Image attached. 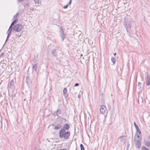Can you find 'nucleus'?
Here are the masks:
<instances>
[{
	"instance_id": "nucleus-26",
	"label": "nucleus",
	"mask_w": 150,
	"mask_h": 150,
	"mask_svg": "<svg viewBox=\"0 0 150 150\" xmlns=\"http://www.w3.org/2000/svg\"><path fill=\"white\" fill-rule=\"evenodd\" d=\"M134 127L136 129V128H138V127L137 125L136 124V123H135V122H134Z\"/></svg>"
},
{
	"instance_id": "nucleus-12",
	"label": "nucleus",
	"mask_w": 150,
	"mask_h": 150,
	"mask_svg": "<svg viewBox=\"0 0 150 150\" xmlns=\"http://www.w3.org/2000/svg\"><path fill=\"white\" fill-rule=\"evenodd\" d=\"M14 82L13 80H11V81L10 83V87L11 88H13L14 87Z\"/></svg>"
},
{
	"instance_id": "nucleus-28",
	"label": "nucleus",
	"mask_w": 150,
	"mask_h": 150,
	"mask_svg": "<svg viewBox=\"0 0 150 150\" xmlns=\"http://www.w3.org/2000/svg\"><path fill=\"white\" fill-rule=\"evenodd\" d=\"M4 55V53L2 52V53L0 55V58L1 57H3Z\"/></svg>"
},
{
	"instance_id": "nucleus-37",
	"label": "nucleus",
	"mask_w": 150,
	"mask_h": 150,
	"mask_svg": "<svg viewBox=\"0 0 150 150\" xmlns=\"http://www.w3.org/2000/svg\"><path fill=\"white\" fill-rule=\"evenodd\" d=\"M114 55L115 56V55H116V53H115L114 54Z\"/></svg>"
},
{
	"instance_id": "nucleus-32",
	"label": "nucleus",
	"mask_w": 150,
	"mask_h": 150,
	"mask_svg": "<svg viewBox=\"0 0 150 150\" xmlns=\"http://www.w3.org/2000/svg\"><path fill=\"white\" fill-rule=\"evenodd\" d=\"M79 83H76L74 85V86H79Z\"/></svg>"
},
{
	"instance_id": "nucleus-17",
	"label": "nucleus",
	"mask_w": 150,
	"mask_h": 150,
	"mask_svg": "<svg viewBox=\"0 0 150 150\" xmlns=\"http://www.w3.org/2000/svg\"><path fill=\"white\" fill-rule=\"evenodd\" d=\"M111 60L112 62H113L114 64H115L116 59L114 57H112Z\"/></svg>"
},
{
	"instance_id": "nucleus-13",
	"label": "nucleus",
	"mask_w": 150,
	"mask_h": 150,
	"mask_svg": "<svg viewBox=\"0 0 150 150\" xmlns=\"http://www.w3.org/2000/svg\"><path fill=\"white\" fill-rule=\"evenodd\" d=\"M145 144L147 146H150V141H146L145 142Z\"/></svg>"
},
{
	"instance_id": "nucleus-29",
	"label": "nucleus",
	"mask_w": 150,
	"mask_h": 150,
	"mask_svg": "<svg viewBox=\"0 0 150 150\" xmlns=\"http://www.w3.org/2000/svg\"><path fill=\"white\" fill-rule=\"evenodd\" d=\"M68 5H69L67 4L66 5L64 6H63V8L64 9L68 7Z\"/></svg>"
},
{
	"instance_id": "nucleus-15",
	"label": "nucleus",
	"mask_w": 150,
	"mask_h": 150,
	"mask_svg": "<svg viewBox=\"0 0 150 150\" xmlns=\"http://www.w3.org/2000/svg\"><path fill=\"white\" fill-rule=\"evenodd\" d=\"M83 94V92L82 91H80L79 93V95H78V98H79V99H80L81 97V96Z\"/></svg>"
},
{
	"instance_id": "nucleus-5",
	"label": "nucleus",
	"mask_w": 150,
	"mask_h": 150,
	"mask_svg": "<svg viewBox=\"0 0 150 150\" xmlns=\"http://www.w3.org/2000/svg\"><path fill=\"white\" fill-rule=\"evenodd\" d=\"M106 111V108L104 105H101L100 108V113L104 114L105 113Z\"/></svg>"
},
{
	"instance_id": "nucleus-31",
	"label": "nucleus",
	"mask_w": 150,
	"mask_h": 150,
	"mask_svg": "<svg viewBox=\"0 0 150 150\" xmlns=\"http://www.w3.org/2000/svg\"><path fill=\"white\" fill-rule=\"evenodd\" d=\"M13 28L12 25H11L9 27V29H10V30H12V28Z\"/></svg>"
},
{
	"instance_id": "nucleus-8",
	"label": "nucleus",
	"mask_w": 150,
	"mask_h": 150,
	"mask_svg": "<svg viewBox=\"0 0 150 150\" xmlns=\"http://www.w3.org/2000/svg\"><path fill=\"white\" fill-rule=\"evenodd\" d=\"M26 82L28 85H30L32 83V80L30 77L28 76L26 78Z\"/></svg>"
},
{
	"instance_id": "nucleus-14",
	"label": "nucleus",
	"mask_w": 150,
	"mask_h": 150,
	"mask_svg": "<svg viewBox=\"0 0 150 150\" xmlns=\"http://www.w3.org/2000/svg\"><path fill=\"white\" fill-rule=\"evenodd\" d=\"M33 68L34 70L36 71H37V64H34L33 65Z\"/></svg>"
},
{
	"instance_id": "nucleus-18",
	"label": "nucleus",
	"mask_w": 150,
	"mask_h": 150,
	"mask_svg": "<svg viewBox=\"0 0 150 150\" xmlns=\"http://www.w3.org/2000/svg\"><path fill=\"white\" fill-rule=\"evenodd\" d=\"M18 13H16L14 16H13V19H16V18L18 17Z\"/></svg>"
},
{
	"instance_id": "nucleus-36",
	"label": "nucleus",
	"mask_w": 150,
	"mask_h": 150,
	"mask_svg": "<svg viewBox=\"0 0 150 150\" xmlns=\"http://www.w3.org/2000/svg\"><path fill=\"white\" fill-rule=\"evenodd\" d=\"M14 23H14V22H13H13H12V23H11V25H14Z\"/></svg>"
},
{
	"instance_id": "nucleus-21",
	"label": "nucleus",
	"mask_w": 150,
	"mask_h": 150,
	"mask_svg": "<svg viewBox=\"0 0 150 150\" xmlns=\"http://www.w3.org/2000/svg\"><path fill=\"white\" fill-rule=\"evenodd\" d=\"M142 150H149V149L148 148H147L146 147L144 146L142 147Z\"/></svg>"
},
{
	"instance_id": "nucleus-34",
	"label": "nucleus",
	"mask_w": 150,
	"mask_h": 150,
	"mask_svg": "<svg viewBox=\"0 0 150 150\" xmlns=\"http://www.w3.org/2000/svg\"><path fill=\"white\" fill-rule=\"evenodd\" d=\"M17 19H15L14 21H13V22H14V23H16V21H17Z\"/></svg>"
},
{
	"instance_id": "nucleus-11",
	"label": "nucleus",
	"mask_w": 150,
	"mask_h": 150,
	"mask_svg": "<svg viewBox=\"0 0 150 150\" xmlns=\"http://www.w3.org/2000/svg\"><path fill=\"white\" fill-rule=\"evenodd\" d=\"M62 127V126L60 124L57 125L54 127L55 129L58 130L61 128Z\"/></svg>"
},
{
	"instance_id": "nucleus-23",
	"label": "nucleus",
	"mask_w": 150,
	"mask_h": 150,
	"mask_svg": "<svg viewBox=\"0 0 150 150\" xmlns=\"http://www.w3.org/2000/svg\"><path fill=\"white\" fill-rule=\"evenodd\" d=\"M53 115L54 117H55L56 116H58V115L57 114V112L56 111L54 112V113H53Z\"/></svg>"
},
{
	"instance_id": "nucleus-9",
	"label": "nucleus",
	"mask_w": 150,
	"mask_h": 150,
	"mask_svg": "<svg viewBox=\"0 0 150 150\" xmlns=\"http://www.w3.org/2000/svg\"><path fill=\"white\" fill-rule=\"evenodd\" d=\"M67 90L66 88H64L63 90V94L64 96L65 97L67 98Z\"/></svg>"
},
{
	"instance_id": "nucleus-19",
	"label": "nucleus",
	"mask_w": 150,
	"mask_h": 150,
	"mask_svg": "<svg viewBox=\"0 0 150 150\" xmlns=\"http://www.w3.org/2000/svg\"><path fill=\"white\" fill-rule=\"evenodd\" d=\"M56 111L57 112L58 115L62 113V111L59 109H58V110Z\"/></svg>"
},
{
	"instance_id": "nucleus-22",
	"label": "nucleus",
	"mask_w": 150,
	"mask_h": 150,
	"mask_svg": "<svg viewBox=\"0 0 150 150\" xmlns=\"http://www.w3.org/2000/svg\"><path fill=\"white\" fill-rule=\"evenodd\" d=\"M137 130V132H138L139 134H140L141 133V131L139 127L138 128L136 129Z\"/></svg>"
},
{
	"instance_id": "nucleus-3",
	"label": "nucleus",
	"mask_w": 150,
	"mask_h": 150,
	"mask_svg": "<svg viewBox=\"0 0 150 150\" xmlns=\"http://www.w3.org/2000/svg\"><path fill=\"white\" fill-rule=\"evenodd\" d=\"M135 144L136 147L139 149L141 146V140L139 138V136L137 134H135L134 139Z\"/></svg>"
},
{
	"instance_id": "nucleus-10",
	"label": "nucleus",
	"mask_w": 150,
	"mask_h": 150,
	"mask_svg": "<svg viewBox=\"0 0 150 150\" xmlns=\"http://www.w3.org/2000/svg\"><path fill=\"white\" fill-rule=\"evenodd\" d=\"M52 54L54 56H57V50L55 49H53L52 50Z\"/></svg>"
},
{
	"instance_id": "nucleus-6",
	"label": "nucleus",
	"mask_w": 150,
	"mask_h": 150,
	"mask_svg": "<svg viewBox=\"0 0 150 150\" xmlns=\"http://www.w3.org/2000/svg\"><path fill=\"white\" fill-rule=\"evenodd\" d=\"M70 128V127L69 125L67 123H66L63 125V128L60 130H67H67L69 129Z\"/></svg>"
},
{
	"instance_id": "nucleus-1",
	"label": "nucleus",
	"mask_w": 150,
	"mask_h": 150,
	"mask_svg": "<svg viewBox=\"0 0 150 150\" xmlns=\"http://www.w3.org/2000/svg\"><path fill=\"white\" fill-rule=\"evenodd\" d=\"M135 22L131 18H125L123 22V25L127 32H129V30L131 28L132 25Z\"/></svg>"
},
{
	"instance_id": "nucleus-16",
	"label": "nucleus",
	"mask_w": 150,
	"mask_h": 150,
	"mask_svg": "<svg viewBox=\"0 0 150 150\" xmlns=\"http://www.w3.org/2000/svg\"><path fill=\"white\" fill-rule=\"evenodd\" d=\"M61 37L62 38V41H63L64 40V38H65V36L64 34V33H63L61 35Z\"/></svg>"
},
{
	"instance_id": "nucleus-4",
	"label": "nucleus",
	"mask_w": 150,
	"mask_h": 150,
	"mask_svg": "<svg viewBox=\"0 0 150 150\" xmlns=\"http://www.w3.org/2000/svg\"><path fill=\"white\" fill-rule=\"evenodd\" d=\"M23 26L20 24H16L13 27V29L16 32H19L22 29Z\"/></svg>"
},
{
	"instance_id": "nucleus-2",
	"label": "nucleus",
	"mask_w": 150,
	"mask_h": 150,
	"mask_svg": "<svg viewBox=\"0 0 150 150\" xmlns=\"http://www.w3.org/2000/svg\"><path fill=\"white\" fill-rule=\"evenodd\" d=\"M70 132L69 131L60 130L59 131V137L62 139L67 140L70 136Z\"/></svg>"
},
{
	"instance_id": "nucleus-25",
	"label": "nucleus",
	"mask_w": 150,
	"mask_h": 150,
	"mask_svg": "<svg viewBox=\"0 0 150 150\" xmlns=\"http://www.w3.org/2000/svg\"><path fill=\"white\" fill-rule=\"evenodd\" d=\"M11 31H12L11 30L8 29L7 31V33H8V34H10L11 33Z\"/></svg>"
},
{
	"instance_id": "nucleus-33",
	"label": "nucleus",
	"mask_w": 150,
	"mask_h": 150,
	"mask_svg": "<svg viewBox=\"0 0 150 150\" xmlns=\"http://www.w3.org/2000/svg\"><path fill=\"white\" fill-rule=\"evenodd\" d=\"M71 1H72V0H70L69 1V2L68 3V4L69 5L70 4H71Z\"/></svg>"
},
{
	"instance_id": "nucleus-20",
	"label": "nucleus",
	"mask_w": 150,
	"mask_h": 150,
	"mask_svg": "<svg viewBox=\"0 0 150 150\" xmlns=\"http://www.w3.org/2000/svg\"><path fill=\"white\" fill-rule=\"evenodd\" d=\"M81 150H85V149L83 146L82 144H80V145Z\"/></svg>"
},
{
	"instance_id": "nucleus-38",
	"label": "nucleus",
	"mask_w": 150,
	"mask_h": 150,
	"mask_svg": "<svg viewBox=\"0 0 150 150\" xmlns=\"http://www.w3.org/2000/svg\"><path fill=\"white\" fill-rule=\"evenodd\" d=\"M81 56H83L82 54H81Z\"/></svg>"
},
{
	"instance_id": "nucleus-27",
	"label": "nucleus",
	"mask_w": 150,
	"mask_h": 150,
	"mask_svg": "<svg viewBox=\"0 0 150 150\" xmlns=\"http://www.w3.org/2000/svg\"><path fill=\"white\" fill-rule=\"evenodd\" d=\"M10 37V34H8L5 42H6Z\"/></svg>"
},
{
	"instance_id": "nucleus-30",
	"label": "nucleus",
	"mask_w": 150,
	"mask_h": 150,
	"mask_svg": "<svg viewBox=\"0 0 150 150\" xmlns=\"http://www.w3.org/2000/svg\"><path fill=\"white\" fill-rule=\"evenodd\" d=\"M119 138L120 139V140L121 141H122L124 137L123 136H121V137H120Z\"/></svg>"
},
{
	"instance_id": "nucleus-24",
	"label": "nucleus",
	"mask_w": 150,
	"mask_h": 150,
	"mask_svg": "<svg viewBox=\"0 0 150 150\" xmlns=\"http://www.w3.org/2000/svg\"><path fill=\"white\" fill-rule=\"evenodd\" d=\"M39 0H34V1L36 4H39Z\"/></svg>"
},
{
	"instance_id": "nucleus-35",
	"label": "nucleus",
	"mask_w": 150,
	"mask_h": 150,
	"mask_svg": "<svg viewBox=\"0 0 150 150\" xmlns=\"http://www.w3.org/2000/svg\"><path fill=\"white\" fill-rule=\"evenodd\" d=\"M23 0H18V1L19 2H21V1H23Z\"/></svg>"
},
{
	"instance_id": "nucleus-7",
	"label": "nucleus",
	"mask_w": 150,
	"mask_h": 150,
	"mask_svg": "<svg viewBox=\"0 0 150 150\" xmlns=\"http://www.w3.org/2000/svg\"><path fill=\"white\" fill-rule=\"evenodd\" d=\"M146 86H148L150 85V76L147 74V76L145 78Z\"/></svg>"
}]
</instances>
